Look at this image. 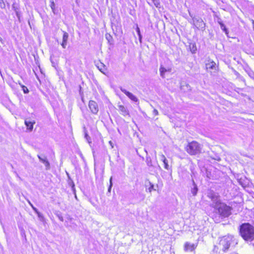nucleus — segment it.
<instances>
[{
    "mask_svg": "<svg viewBox=\"0 0 254 254\" xmlns=\"http://www.w3.org/2000/svg\"><path fill=\"white\" fill-rule=\"evenodd\" d=\"M207 196L212 201L210 205L217 210L222 217H227L231 214V208L225 203L221 202L219 196L216 193L210 191L208 193Z\"/></svg>",
    "mask_w": 254,
    "mask_h": 254,
    "instance_id": "obj_1",
    "label": "nucleus"
},
{
    "mask_svg": "<svg viewBox=\"0 0 254 254\" xmlns=\"http://www.w3.org/2000/svg\"><path fill=\"white\" fill-rule=\"evenodd\" d=\"M240 233L246 241L252 243L254 246V227L249 223H244L240 226Z\"/></svg>",
    "mask_w": 254,
    "mask_h": 254,
    "instance_id": "obj_2",
    "label": "nucleus"
},
{
    "mask_svg": "<svg viewBox=\"0 0 254 254\" xmlns=\"http://www.w3.org/2000/svg\"><path fill=\"white\" fill-rule=\"evenodd\" d=\"M201 146L200 144L196 142L192 141L187 145L186 150L190 155H196L201 152Z\"/></svg>",
    "mask_w": 254,
    "mask_h": 254,
    "instance_id": "obj_3",
    "label": "nucleus"
},
{
    "mask_svg": "<svg viewBox=\"0 0 254 254\" xmlns=\"http://www.w3.org/2000/svg\"><path fill=\"white\" fill-rule=\"evenodd\" d=\"M233 237L228 235L223 237L219 242V246L223 251L227 250L233 241Z\"/></svg>",
    "mask_w": 254,
    "mask_h": 254,
    "instance_id": "obj_4",
    "label": "nucleus"
},
{
    "mask_svg": "<svg viewBox=\"0 0 254 254\" xmlns=\"http://www.w3.org/2000/svg\"><path fill=\"white\" fill-rule=\"evenodd\" d=\"M190 15L192 19L193 25L198 29H203L204 28L205 24L202 19L199 17L192 16L190 13Z\"/></svg>",
    "mask_w": 254,
    "mask_h": 254,
    "instance_id": "obj_5",
    "label": "nucleus"
},
{
    "mask_svg": "<svg viewBox=\"0 0 254 254\" xmlns=\"http://www.w3.org/2000/svg\"><path fill=\"white\" fill-rule=\"evenodd\" d=\"M89 108L91 112L95 115H96L99 111V107L97 103L93 100H90L88 104Z\"/></svg>",
    "mask_w": 254,
    "mask_h": 254,
    "instance_id": "obj_6",
    "label": "nucleus"
},
{
    "mask_svg": "<svg viewBox=\"0 0 254 254\" xmlns=\"http://www.w3.org/2000/svg\"><path fill=\"white\" fill-rule=\"evenodd\" d=\"M197 244H191L189 242H186L184 245V250L186 252H192L197 247Z\"/></svg>",
    "mask_w": 254,
    "mask_h": 254,
    "instance_id": "obj_7",
    "label": "nucleus"
},
{
    "mask_svg": "<svg viewBox=\"0 0 254 254\" xmlns=\"http://www.w3.org/2000/svg\"><path fill=\"white\" fill-rule=\"evenodd\" d=\"M120 89L122 92L125 93L132 101L134 102H137L138 101L137 98L131 93L127 91L122 87H121Z\"/></svg>",
    "mask_w": 254,
    "mask_h": 254,
    "instance_id": "obj_8",
    "label": "nucleus"
},
{
    "mask_svg": "<svg viewBox=\"0 0 254 254\" xmlns=\"http://www.w3.org/2000/svg\"><path fill=\"white\" fill-rule=\"evenodd\" d=\"M38 157L40 161L45 165L46 169L49 170L50 169V164L47 157L44 155H38Z\"/></svg>",
    "mask_w": 254,
    "mask_h": 254,
    "instance_id": "obj_9",
    "label": "nucleus"
},
{
    "mask_svg": "<svg viewBox=\"0 0 254 254\" xmlns=\"http://www.w3.org/2000/svg\"><path fill=\"white\" fill-rule=\"evenodd\" d=\"M118 110L120 114L124 117L128 116L130 117L129 112L127 107L123 105H119L118 106Z\"/></svg>",
    "mask_w": 254,
    "mask_h": 254,
    "instance_id": "obj_10",
    "label": "nucleus"
},
{
    "mask_svg": "<svg viewBox=\"0 0 254 254\" xmlns=\"http://www.w3.org/2000/svg\"><path fill=\"white\" fill-rule=\"evenodd\" d=\"M63 41L61 43V45L62 47L65 49L67 45V40L68 38V34L67 32L63 31Z\"/></svg>",
    "mask_w": 254,
    "mask_h": 254,
    "instance_id": "obj_11",
    "label": "nucleus"
},
{
    "mask_svg": "<svg viewBox=\"0 0 254 254\" xmlns=\"http://www.w3.org/2000/svg\"><path fill=\"white\" fill-rule=\"evenodd\" d=\"M97 67L98 69L102 73L104 74H105V71H107V68L105 66V65L101 63V62H98L96 64Z\"/></svg>",
    "mask_w": 254,
    "mask_h": 254,
    "instance_id": "obj_12",
    "label": "nucleus"
},
{
    "mask_svg": "<svg viewBox=\"0 0 254 254\" xmlns=\"http://www.w3.org/2000/svg\"><path fill=\"white\" fill-rule=\"evenodd\" d=\"M35 123V122H31L28 119L25 120V124L27 127V129L32 130L33 127V124Z\"/></svg>",
    "mask_w": 254,
    "mask_h": 254,
    "instance_id": "obj_13",
    "label": "nucleus"
},
{
    "mask_svg": "<svg viewBox=\"0 0 254 254\" xmlns=\"http://www.w3.org/2000/svg\"><path fill=\"white\" fill-rule=\"evenodd\" d=\"M159 71L160 72V76L162 78H165V72L167 71H170V69H167L166 68H165L161 65L160 67Z\"/></svg>",
    "mask_w": 254,
    "mask_h": 254,
    "instance_id": "obj_14",
    "label": "nucleus"
},
{
    "mask_svg": "<svg viewBox=\"0 0 254 254\" xmlns=\"http://www.w3.org/2000/svg\"><path fill=\"white\" fill-rule=\"evenodd\" d=\"M216 64L214 62H210L206 64V67L207 69H213L215 67Z\"/></svg>",
    "mask_w": 254,
    "mask_h": 254,
    "instance_id": "obj_15",
    "label": "nucleus"
},
{
    "mask_svg": "<svg viewBox=\"0 0 254 254\" xmlns=\"http://www.w3.org/2000/svg\"><path fill=\"white\" fill-rule=\"evenodd\" d=\"M12 8L15 12V11L20 9V7L19 4L15 2L12 5Z\"/></svg>",
    "mask_w": 254,
    "mask_h": 254,
    "instance_id": "obj_16",
    "label": "nucleus"
},
{
    "mask_svg": "<svg viewBox=\"0 0 254 254\" xmlns=\"http://www.w3.org/2000/svg\"><path fill=\"white\" fill-rule=\"evenodd\" d=\"M50 7L53 12L54 13H56V10H55V4L54 3V0H50Z\"/></svg>",
    "mask_w": 254,
    "mask_h": 254,
    "instance_id": "obj_17",
    "label": "nucleus"
},
{
    "mask_svg": "<svg viewBox=\"0 0 254 254\" xmlns=\"http://www.w3.org/2000/svg\"><path fill=\"white\" fill-rule=\"evenodd\" d=\"M193 184L194 187L191 190V193H192V194L193 195H195L197 192V188L196 185L194 184V181H193Z\"/></svg>",
    "mask_w": 254,
    "mask_h": 254,
    "instance_id": "obj_18",
    "label": "nucleus"
},
{
    "mask_svg": "<svg viewBox=\"0 0 254 254\" xmlns=\"http://www.w3.org/2000/svg\"><path fill=\"white\" fill-rule=\"evenodd\" d=\"M246 71L250 77L254 79V72L253 70L251 69H248L246 70Z\"/></svg>",
    "mask_w": 254,
    "mask_h": 254,
    "instance_id": "obj_19",
    "label": "nucleus"
},
{
    "mask_svg": "<svg viewBox=\"0 0 254 254\" xmlns=\"http://www.w3.org/2000/svg\"><path fill=\"white\" fill-rule=\"evenodd\" d=\"M163 162L164 163L165 169H166V170H170L171 169V167L169 166V165L168 164V160L166 159L165 161H163Z\"/></svg>",
    "mask_w": 254,
    "mask_h": 254,
    "instance_id": "obj_20",
    "label": "nucleus"
},
{
    "mask_svg": "<svg viewBox=\"0 0 254 254\" xmlns=\"http://www.w3.org/2000/svg\"><path fill=\"white\" fill-rule=\"evenodd\" d=\"M105 37L106 39L108 41V42L112 44L113 42V38L112 36L109 34H106Z\"/></svg>",
    "mask_w": 254,
    "mask_h": 254,
    "instance_id": "obj_21",
    "label": "nucleus"
},
{
    "mask_svg": "<svg viewBox=\"0 0 254 254\" xmlns=\"http://www.w3.org/2000/svg\"><path fill=\"white\" fill-rule=\"evenodd\" d=\"M219 24H220V27L221 28V29L224 31L225 32L226 34H228V30L227 29V28H226V26H225V25L222 23V22H219Z\"/></svg>",
    "mask_w": 254,
    "mask_h": 254,
    "instance_id": "obj_22",
    "label": "nucleus"
},
{
    "mask_svg": "<svg viewBox=\"0 0 254 254\" xmlns=\"http://www.w3.org/2000/svg\"><path fill=\"white\" fill-rule=\"evenodd\" d=\"M190 49L192 53H195L196 51V47L194 44L190 45Z\"/></svg>",
    "mask_w": 254,
    "mask_h": 254,
    "instance_id": "obj_23",
    "label": "nucleus"
},
{
    "mask_svg": "<svg viewBox=\"0 0 254 254\" xmlns=\"http://www.w3.org/2000/svg\"><path fill=\"white\" fill-rule=\"evenodd\" d=\"M150 0L151 1L152 3H153L156 7H159L160 3L159 0Z\"/></svg>",
    "mask_w": 254,
    "mask_h": 254,
    "instance_id": "obj_24",
    "label": "nucleus"
},
{
    "mask_svg": "<svg viewBox=\"0 0 254 254\" xmlns=\"http://www.w3.org/2000/svg\"><path fill=\"white\" fill-rule=\"evenodd\" d=\"M21 87L22 89V90L24 93H28L29 92V90L28 88L23 85H21Z\"/></svg>",
    "mask_w": 254,
    "mask_h": 254,
    "instance_id": "obj_25",
    "label": "nucleus"
},
{
    "mask_svg": "<svg viewBox=\"0 0 254 254\" xmlns=\"http://www.w3.org/2000/svg\"><path fill=\"white\" fill-rule=\"evenodd\" d=\"M15 13L16 14V15L17 18L20 21V16H21V12L20 11V9H19L18 10L15 11Z\"/></svg>",
    "mask_w": 254,
    "mask_h": 254,
    "instance_id": "obj_26",
    "label": "nucleus"
},
{
    "mask_svg": "<svg viewBox=\"0 0 254 254\" xmlns=\"http://www.w3.org/2000/svg\"><path fill=\"white\" fill-rule=\"evenodd\" d=\"M112 186H113V184H112V177H111L110 178V186H109V188H108V191L109 192L111 191Z\"/></svg>",
    "mask_w": 254,
    "mask_h": 254,
    "instance_id": "obj_27",
    "label": "nucleus"
},
{
    "mask_svg": "<svg viewBox=\"0 0 254 254\" xmlns=\"http://www.w3.org/2000/svg\"><path fill=\"white\" fill-rule=\"evenodd\" d=\"M150 183V187L148 188V190L150 192H151V191L154 190H155V189H154V185L153 184H152L151 183Z\"/></svg>",
    "mask_w": 254,
    "mask_h": 254,
    "instance_id": "obj_28",
    "label": "nucleus"
},
{
    "mask_svg": "<svg viewBox=\"0 0 254 254\" xmlns=\"http://www.w3.org/2000/svg\"><path fill=\"white\" fill-rule=\"evenodd\" d=\"M160 157H161V158H160V160H161V161H165V160H166V159H167L166 158L165 156L163 154H161V155H160Z\"/></svg>",
    "mask_w": 254,
    "mask_h": 254,
    "instance_id": "obj_29",
    "label": "nucleus"
},
{
    "mask_svg": "<svg viewBox=\"0 0 254 254\" xmlns=\"http://www.w3.org/2000/svg\"><path fill=\"white\" fill-rule=\"evenodd\" d=\"M153 114L155 116L158 114V112L156 109H154L153 111Z\"/></svg>",
    "mask_w": 254,
    "mask_h": 254,
    "instance_id": "obj_30",
    "label": "nucleus"
},
{
    "mask_svg": "<svg viewBox=\"0 0 254 254\" xmlns=\"http://www.w3.org/2000/svg\"><path fill=\"white\" fill-rule=\"evenodd\" d=\"M136 32L137 33V34L138 35H140V30H139V28L138 27H137L136 28Z\"/></svg>",
    "mask_w": 254,
    "mask_h": 254,
    "instance_id": "obj_31",
    "label": "nucleus"
},
{
    "mask_svg": "<svg viewBox=\"0 0 254 254\" xmlns=\"http://www.w3.org/2000/svg\"><path fill=\"white\" fill-rule=\"evenodd\" d=\"M147 164V165L148 166H152V164H151V161H148Z\"/></svg>",
    "mask_w": 254,
    "mask_h": 254,
    "instance_id": "obj_32",
    "label": "nucleus"
},
{
    "mask_svg": "<svg viewBox=\"0 0 254 254\" xmlns=\"http://www.w3.org/2000/svg\"><path fill=\"white\" fill-rule=\"evenodd\" d=\"M139 36V41L141 42V34H140V35H138Z\"/></svg>",
    "mask_w": 254,
    "mask_h": 254,
    "instance_id": "obj_33",
    "label": "nucleus"
},
{
    "mask_svg": "<svg viewBox=\"0 0 254 254\" xmlns=\"http://www.w3.org/2000/svg\"><path fill=\"white\" fill-rule=\"evenodd\" d=\"M29 204H30L31 205V206L32 207V208H33V209H34L35 211H36V209L35 208H34V207L33 206L32 204L30 202H29Z\"/></svg>",
    "mask_w": 254,
    "mask_h": 254,
    "instance_id": "obj_34",
    "label": "nucleus"
},
{
    "mask_svg": "<svg viewBox=\"0 0 254 254\" xmlns=\"http://www.w3.org/2000/svg\"><path fill=\"white\" fill-rule=\"evenodd\" d=\"M59 219L61 220V221H63V218L62 217H59Z\"/></svg>",
    "mask_w": 254,
    "mask_h": 254,
    "instance_id": "obj_35",
    "label": "nucleus"
},
{
    "mask_svg": "<svg viewBox=\"0 0 254 254\" xmlns=\"http://www.w3.org/2000/svg\"><path fill=\"white\" fill-rule=\"evenodd\" d=\"M109 143L110 144V145L112 146V147L113 148V146L112 145V143L111 141L109 142Z\"/></svg>",
    "mask_w": 254,
    "mask_h": 254,
    "instance_id": "obj_36",
    "label": "nucleus"
},
{
    "mask_svg": "<svg viewBox=\"0 0 254 254\" xmlns=\"http://www.w3.org/2000/svg\"><path fill=\"white\" fill-rule=\"evenodd\" d=\"M88 137V135L87 134H86L85 137L87 139H88V138H87Z\"/></svg>",
    "mask_w": 254,
    "mask_h": 254,
    "instance_id": "obj_37",
    "label": "nucleus"
},
{
    "mask_svg": "<svg viewBox=\"0 0 254 254\" xmlns=\"http://www.w3.org/2000/svg\"><path fill=\"white\" fill-rule=\"evenodd\" d=\"M2 40L1 38V37H0V41H2Z\"/></svg>",
    "mask_w": 254,
    "mask_h": 254,
    "instance_id": "obj_38",
    "label": "nucleus"
},
{
    "mask_svg": "<svg viewBox=\"0 0 254 254\" xmlns=\"http://www.w3.org/2000/svg\"><path fill=\"white\" fill-rule=\"evenodd\" d=\"M253 26H254V21H253Z\"/></svg>",
    "mask_w": 254,
    "mask_h": 254,
    "instance_id": "obj_39",
    "label": "nucleus"
}]
</instances>
